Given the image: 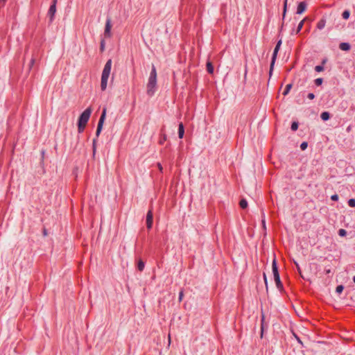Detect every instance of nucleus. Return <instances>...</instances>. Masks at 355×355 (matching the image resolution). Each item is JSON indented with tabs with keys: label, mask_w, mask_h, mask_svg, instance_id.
Returning <instances> with one entry per match:
<instances>
[{
	"label": "nucleus",
	"mask_w": 355,
	"mask_h": 355,
	"mask_svg": "<svg viewBox=\"0 0 355 355\" xmlns=\"http://www.w3.org/2000/svg\"><path fill=\"white\" fill-rule=\"evenodd\" d=\"M106 111H107V109L105 107L103 109V112H102L101 116L100 117V119L98 121L96 133H100L102 130V127H103V125L104 121L105 119V116H106Z\"/></svg>",
	"instance_id": "39448f33"
},
{
	"label": "nucleus",
	"mask_w": 355,
	"mask_h": 355,
	"mask_svg": "<svg viewBox=\"0 0 355 355\" xmlns=\"http://www.w3.org/2000/svg\"><path fill=\"white\" fill-rule=\"evenodd\" d=\"M315 70L318 72H320L324 70V67L322 66L318 65L315 67Z\"/></svg>",
	"instance_id": "cd10ccee"
},
{
	"label": "nucleus",
	"mask_w": 355,
	"mask_h": 355,
	"mask_svg": "<svg viewBox=\"0 0 355 355\" xmlns=\"http://www.w3.org/2000/svg\"><path fill=\"white\" fill-rule=\"evenodd\" d=\"M320 117L323 121H327L329 119V114L327 112H324L321 114Z\"/></svg>",
	"instance_id": "dca6fc26"
},
{
	"label": "nucleus",
	"mask_w": 355,
	"mask_h": 355,
	"mask_svg": "<svg viewBox=\"0 0 355 355\" xmlns=\"http://www.w3.org/2000/svg\"><path fill=\"white\" fill-rule=\"evenodd\" d=\"M100 49H101V51H104V49H105V42H104V40H102V41L101 42V47H100Z\"/></svg>",
	"instance_id": "c85d7f7f"
},
{
	"label": "nucleus",
	"mask_w": 355,
	"mask_h": 355,
	"mask_svg": "<svg viewBox=\"0 0 355 355\" xmlns=\"http://www.w3.org/2000/svg\"><path fill=\"white\" fill-rule=\"evenodd\" d=\"M34 62H35V60L31 59V60L30 62V66H29L30 68H31L33 67V65L34 64Z\"/></svg>",
	"instance_id": "f704fd0d"
},
{
	"label": "nucleus",
	"mask_w": 355,
	"mask_h": 355,
	"mask_svg": "<svg viewBox=\"0 0 355 355\" xmlns=\"http://www.w3.org/2000/svg\"><path fill=\"white\" fill-rule=\"evenodd\" d=\"M207 71L209 73H213V72H214V67L212 66L211 62H207Z\"/></svg>",
	"instance_id": "f3484780"
},
{
	"label": "nucleus",
	"mask_w": 355,
	"mask_h": 355,
	"mask_svg": "<svg viewBox=\"0 0 355 355\" xmlns=\"http://www.w3.org/2000/svg\"><path fill=\"white\" fill-rule=\"evenodd\" d=\"M111 28H112L111 19L110 18H107L106 20L105 31H104L105 37H111Z\"/></svg>",
	"instance_id": "423d86ee"
},
{
	"label": "nucleus",
	"mask_w": 355,
	"mask_h": 355,
	"mask_svg": "<svg viewBox=\"0 0 355 355\" xmlns=\"http://www.w3.org/2000/svg\"><path fill=\"white\" fill-rule=\"evenodd\" d=\"M92 112V108L91 107H89L79 116L78 122V129L79 132H82L84 131Z\"/></svg>",
	"instance_id": "7ed1b4c3"
},
{
	"label": "nucleus",
	"mask_w": 355,
	"mask_h": 355,
	"mask_svg": "<svg viewBox=\"0 0 355 355\" xmlns=\"http://www.w3.org/2000/svg\"><path fill=\"white\" fill-rule=\"evenodd\" d=\"M295 338H297V341H298L299 343H302V341L300 340V339L297 336H295Z\"/></svg>",
	"instance_id": "58836bf2"
},
{
	"label": "nucleus",
	"mask_w": 355,
	"mask_h": 355,
	"mask_svg": "<svg viewBox=\"0 0 355 355\" xmlns=\"http://www.w3.org/2000/svg\"><path fill=\"white\" fill-rule=\"evenodd\" d=\"M297 270L300 272V267L297 268Z\"/></svg>",
	"instance_id": "49530a36"
},
{
	"label": "nucleus",
	"mask_w": 355,
	"mask_h": 355,
	"mask_svg": "<svg viewBox=\"0 0 355 355\" xmlns=\"http://www.w3.org/2000/svg\"><path fill=\"white\" fill-rule=\"evenodd\" d=\"M144 266H145L144 262L141 259L139 260L138 265H137L138 270L139 271H143L144 269Z\"/></svg>",
	"instance_id": "4468645a"
},
{
	"label": "nucleus",
	"mask_w": 355,
	"mask_h": 355,
	"mask_svg": "<svg viewBox=\"0 0 355 355\" xmlns=\"http://www.w3.org/2000/svg\"><path fill=\"white\" fill-rule=\"evenodd\" d=\"M56 12V7L55 5H51L49 11H48V15L49 17L50 21H52L54 18V15Z\"/></svg>",
	"instance_id": "1a4fd4ad"
},
{
	"label": "nucleus",
	"mask_w": 355,
	"mask_h": 355,
	"mask_svg": "<svg viewBox=\"0 0 355 355\" xmlns=\"http://www.w3.org/2000/svg\"><path fill=\"white\" fill-rule=\"evenodd\" d=\"M310 100H313L315 98V96L313 93H309L307 96Z\"/></svg>",
	"instance_id": "7c9ffc66"
},
{
	"label": "nucleus",
	"mask_w": 355,
	"mask_h": 355,
	"mask_svg": "<svg viewBox=\"0 0 355 355\" xmlns=\"http://www.w3.org/2000/svg\"><path fill=\"white\" fill-rule=\"evenodd\" d=\"M349 15L350 12L349 10H345L342 14V16L345 19H347L349 17Z\"/></svg>",
	"instance_id": "a211bd4d"
},
{
	"label": "nucleus",
	"mask_w": 355,
	"mask_h": 355,
	"mask_svg": "<svg viewBox=\"0 0 355 355\" xmlns=\"http://www.w3.org/2000/svg\"><path fill=\"white\" fill-rule=\"evenodd\" d=\"M272 270L274 279H275L276 285L278 288H279L280 286H282V283L280 281V277H279V274L278 272V268H277V262H276L275 259H274L272 261Z\"/></svg>",
	"instance_id": "20e7f679"
},
{
	"label": "nucleus",
	"mask_w": 355,
	"mask_h": 355,
	"mask_svg": "<svg viewBox=\"0 0 355 355\" xmlns=\"http://www.w3.org/2000/svg\"><path fill=\"white\" fill-rule=\"evenodd\" d=\"M330 272H331V270L330 269L326 270V273L327 274H329Z\"/></svg>",
	"instance_id": "ea45409f"
},
{
	"label": "nucleus",
	"mask_w": 355,
	"mask_h": 355,
	"mask_svg": "<svg viewBox=\"0 0 355 355\" xmlns=\"http://www.w3.org/2000/svg\"><path fill=\"white\" fill-rule=\"evenodd\" d=\"M343 289H344L343 286H342V285H339V286H338L336 287V292H337L338 293H341L343 292Z\"/></svg>",
	"instance_id": "bb28decb"
},
{
	"label": "nucleus",
	"mask_w": 355,
	"mask_h": 355,
	"mask_svg": "<svg viewBox=\"0 0 355 355\" xmlns=\"http://www.w3.org/2000/svg\"><path fill=\"white\" fill-rule=\"evenodd\" d=\"M183 136H184V135H179V138H180V139H182V138H183Z\"/></svg>",
	"instance_id": "a19ab883"
},
{
	"label": "nucleus",
	"mask_w": 355,
	"mask_h": 355,
	"mask_svg": "<svg viewBox=\"0 0 355 355\" xmlns=\"http://www.w3.org/2000/svg\"><path fill=\"white\" fill-rule=\"evenodd\" d=\"M348 205L351 207H355V199H354V198L349 199L348 201Z\"/></svg>",
	"instance_id": "aec40b11"
},
{
	"label": "nucleus",
	"mask_w": 355,
	"mask_h": 355,
	"mask_svg": "<svg viewBox=\"0 0 355 355\" xmlns=\"http://www.w3.org/2000/svg\"><path fill=\"white\" fill-rule=\"evenodd\" d=\"M263 277H264V282H265V284L266 286V289H268V282H267V279H266V276L265 274L263 275Z\"/></svg>",
	"instance_id": "473e14b6"
},
{
	"label": "nucleus",
	"mask_w": 355,
	"mask_h": 355,
	"mask_svg": "<svg viewBox=\"0 0 355 355\" xmlns=\"http://www.w3.org/2000/svg\"><path fill=\"white\" fill-rule=\"evenodd\" d=\"M165 139H165V137H164V139H161V140L159 141V143H160V144H162L163 141H164V140H165Z\"/></svg>",
	"instance_id": "79ce46f5"
},
{
	"label": "nucleus",
	"mask_w": 355,
	"mask_h": 355,
	"mask_svg": "<svg viewBox=\"0 0 355 355\" xmlns=\"http://www.w3.org/2000/svg\"><path fill=\"white\" fill-rule=\"evenodd\" d=\"M282 44V40H279L275 49H274V52H273V55H272V62H271V64H270V71L272 70V67H273V65H274V63H275V60L276 59V56H277V52L280 48V46Z\"/></svg>",
	"instance_id": "0eeeda50"
},
{
	"label": "nucleus",
	"mask_w": 355,
	"mask_h": 355,
	"mask_svg": "<svg viewBox=\"0 0 355 355\" xmlns=\"http://www.w3.org/2000/svg\"><path fill=\"white\" fill-rule=\"evenodd\" d=\"M153 225V211L149 210L146 215V226L148 229H150Z\"/></svg>",
	"instance_id": "6e6552de"
},
{
	"label": "nucleus",
	"mask_w": 355,
	"mask_h": 355,
	"mask_svg": "<svg viewBox=\"0 0 355 355\" xmlns=\"http://www.w3.org/2000/svg\"><path fill=\"white\" fill-rule=\"evenodd\" d=\"M168 340H169V343L171 342V336L170 334L168 335Z\"/></svg>",
	"instance_id": "a18cd8bd"
},
{
	"label": "nucleus",
	"mask_w": 355,
	"mask_h": 355,
	"mask_svg": "<svg viewBox=\"0 0 355 355\" xmlns=\"http://www.w3.org/2000/svg\"><path fill=\"white\" fill-rule=\"evenodd\" d=\"M307 19V17H305L304 19H302L298 24L296 33H298L302 28L304 21Z\"/></svg>",
	"instance_id": "ddd939ff"
},
{
	"label": "nucleus",
	"mask_w": 355,
	"mask_h": 355,
	"mask_svg": "<svg viewBox=\"0 0 355 355\" xmlns=\"http://www.w3.org/2000/svg\"><path fill=\"white\" fill-rule=\"evenodd\" d=\"M291 88V85H290V84L287 85L284 92H283V94L284 96H286L289 92V90H290Z\"/></svg>",
	"instance_id": "b1692460"
},
{
	"label": "nucleus",
	"mask_w": 355,
	"mask_h": 355,
	"mask_svg": "<svg viewBox=\"0 0 355 355\" xmlns=\"http://www.w3.org/2000/svg\"><path fill=\"white\" fill-rule=\"evenodd\" d=\"M263 320H264V315H262V324H261V329H263Z\"/></svg>",
	"instance_id": "c9c22d12"
},
{
	"label": "nucleus",
	"mask_w": 355,
	"mask_h": 355,
	"mask_svg": "<svg viewBox=\"0 0 355 355\" xmlns=\"http://www.w3.org/2000/svg\"><path fill=\"white\" fill-rule=\"evenodd\" d=\"M96 139H93V149H94V152H95V150H96Z\"/></svg>",
	"instance_id": "2f4dec72"
},
{
	"label": "nucleus",
	"mask_w": 355,
	"mask_h": 355,
	"mask_svg": "<svg viewBox=\"0 0 355 355\" xmlns=\"http://www.w3.org/2000/svg\"><path fill=\"white\" fill-rule=\"evenodd\" d=\"M287 1L288 0H284V10H283V19H284L285 15H286V12Z\"/></svg>",
	"instance_id": "412c9836"
},
{
	"label": "nucleus",
	"mask_w": 355,
	"mask_h": 355,
	"mask_svg": "<svg viewBox=\"0 0 355 355\" xmlns=\"http://www.w3.org/2000/svg\"><path fill=\"white\" fill-rule=\"evenodd\" d=\"M298 128V123L297 122H293L291 125V130L296 131Z\"/></svg>",
	"instance_id": "6ab92c4d"
},
{
	"label": "nucleus",
	"mask_w": 355,
	"mask_h": 355,
	"mask_svg": "<svg viewBox=\"0 0 355 355\" xmlns=\"http://www.w3.org/2000/svg\"><path fill=\"white\" fill-rule=\"evenodd\" d=\"M182 297H183V292L181 291L179 294V300L181 301L182 300Z\"/></svg>",
	"instance_id": "72a5a7b5"
},
{
	"label": "nucleus",
	"mask_w": 355,
	"mask_h": 355,
	"mask_svg": "<svg viewBox=\"0 0 355 355\" xmlns=\"http://www.w3.org/2000/svg\"><path fill=\"white\" fill-rule=\"evenodd\" d=\"M157 84V71L155 67L152 66V70L148 78V82L147 84V94L150 96H153L155 92Z\"/></svg>",
	"instance_id": "f03ea898"
},
{
	"label": "nucleus",
	"mask_w": 355,
	"mask_h": 355,
	"mask_svg": "<svg viewBox=\"0 0 355 355\" xmlns=\"http://www.w3.org/2000/svg\"><path fill=\"white\" fill-rule=\"evenodd\" d=\"M178 133H184V125L182 123L179 124Z\"/></svg>",
	"instance_id": "4be33fe9"
},
{
	"label": "nucleus",
	"mask_w": 355,
	"mask_h": 355,
	"mask_svg": "<svg viewBox=\"0 0 355 355\" xmlns=\"http://www.w3.org/2000/svg\"><path fill=\"white\" fill-rule=\"evenodd\" d=\"M56 3H57V0H53V3L51 5H55V6L56 7Z\"/></svg>",
	"instance_id": "4c0bfd02"
},
{
	"label": "nucleus",
	"mask_w": 355,
	"mask_h": 355,
	"mask_svg": "<svg viewBox=\"0 0 355 355\" xmlns=\"http://www.w3.org/2000/svg\"><path fill=\"white\" fill-rule=\"evenodd\" d=\"M295 266H296L297 268L298 267H300V266H299V265H298V263H297V262H295Z\"/></svg>",
	"instance_id": "c03bdc74"
},
{
	"label": "nucleus",
	"mask_w": 355,
	"mask_h": 355,
	"mask_svg": "<svg viewBox=\"0 0 355 355\" xmlns=\"http://www.w3.org/2000/svg\"><path fill=\"white\" fill-rule=\"evenodd\" d=\"M307 146H308V144H307V142L304 141V142H302V143L301 144V145H300V148H301L302 150H306V149Z\"/></svg>",
	"instance_id": "393cba45"
},
{
	"label": "nucleus",
	"mask_w": 355,
	"mask_h": 355,
	"mask_svg": "<svg viewBox=\"0 0 355 355\" xmlns=\"http://www.w3.org/2000/svg\"><path fill=\"white\" fill-rule=\"evenodd\" d=\"M331 199L334 201H337L338 200V196L337 194L332 195L331 196Z\"/></svg>",
	"instance_id": "c756f323"
},
{
	"label": "nucleus",
	"mask_w": 355,
	"mask_h": 355,
	"mask_svg": "<svg viewBox=\"0 0 355 355\" xmlns=\"http://www.w3.org/2000/svg\"><path fill=\"white\" fill-rule=\"evenodd\" d=\"M322 82H323V80L321 78H318L315 80V83L318 86L321 85Z\"/></svg>",
	"instance_id": "5701e85b"
},
{
	"label": "nucleus",
	"mask_w": 355,
	"mask_h": 355,
	"mask_svg": "<svg viewBox=\"0 0 355 355\" xmlns=\"http://www.w3.org/2000/svg\"><path fill=\"white\" fill-rule=\"evenodd\" d=\"M347 234V232L344 229H340L338 231V234L340 236H345Z\"/></svg>",
	"instance_id": "a878e982"
},
{
	"label": "nucleus",
	"mask_w": 355,
	"mask_h": 355,
	"mask_svg": "<svg viewBox=\"0 0 355 355\" xmlns=\"http://www.w3.org/2000/svg\"><path fill=\"white\" fill-rule=\"evenodd\" d=\"M262 223H263V227H265V220H262Z\"/></svg>",
	"instance_id": "37998d69"
},
{
	"label": "nucleus",
	"mask_w": 355,
	"mask_h": 355,
	"mask_svg": "<svg viewBox=\"0 0 355 355\" xmlns=\"http://www.w3.org/2000/svg\"><path fill=\"white\" fill-rule=\"evenodd\" d=\"M239 205L242 209H245L248 207V202L245 199H241Z\"/></svg>",
	"instance_id": "2eb2a0df"
},
{
	"label": "nucleus",
	"mask_w": 355,
	"mask_h": 355,
	"mask_svg": "<svg viewBox=\"0 0 355 355\" xmlns=\"http://www.w3.org/2000/svg\"><path fill=\"white\" fill-rule=\"evenodd\" d=\"M112 64V60L110 59L107 61L104 66L101 80V88L103 91H105L107 88L108 78L111 72Z\"/></svg>",
	"instance_id": "f257e3e1"
},
{
	"label": "nucleus",
	"mask_w": 355,
	"mask_h": 355,
	"mask_svg": "<svg viewBox=\"0 0 355 355\" xmlns=\"http://www.w3.org/2000/svg\"><path fill=\"white\" fill-rule=\"evenodd\" d=\"M326 24V21L324 19L320 20L317 24V27L318 29L321 30L324 28Z\"/></svg>",
	"instance_id": "f8f14e48"
},
{
	"label": "nucleus",
	"mask_w": 355,
	"mask_h": 355,
	"mask_svg": "<svg viewBox=\"0 0 355 355\" xmlns=\"http://www.w3.org/2000/svg\"><path fill=\"white\" fill-rule=\"evenodd\" d=\"M306 9V3L304 1L300 2L297 8V14L300 15L303 13Z\"/></svg>",
	"instance_id": "9d476101"
},
{
	"label": "nucleus",
	"mask_w": 355,
	"mask_h": 355,
	"mask_svg": "<svg viewBox=\"0 0 355 355\" xmlns=\"http://www.w3.org/2000/svg\"><path fill=\"white\" fill-rule=\"evenodd\" d=\"M339 48L342 51H349L350 49V45L349 43L342 42L340 44Z\"/></svg>",
	"instance_id": "9b49d317"
},
{
	"label": "nucleus",
	"mask_w": 355,
	"mask_h": 355,
	"mask_svg": "<svg viewBox=\"0 0 355 355\" xmlns=\"http://www.w3.org/2000/svg\"><path fill=\"white\" fill-rule=\"evenodd\" d=\"M157 166H158V167H159V169L160 171H162V165H161L159 163H158V164H157Z\"/></svg>",
	"instance_id": "e433bc0d"
},
{
	"label": "nucleus",
	"mask_w": 355,
	"mask_h": 355,
	"mask_svg": "<svg viewBox=\"0 0 355 355\" xmlns=\"http://www.w3.org/2000/svg\"><path fill=\"white\" fill-rule=\"evenodd\" d=\"M353 281L355 283V276L353 277Z\"/></svg>",
	"instance_id": "de8ad7c7"
}]
</instances>
